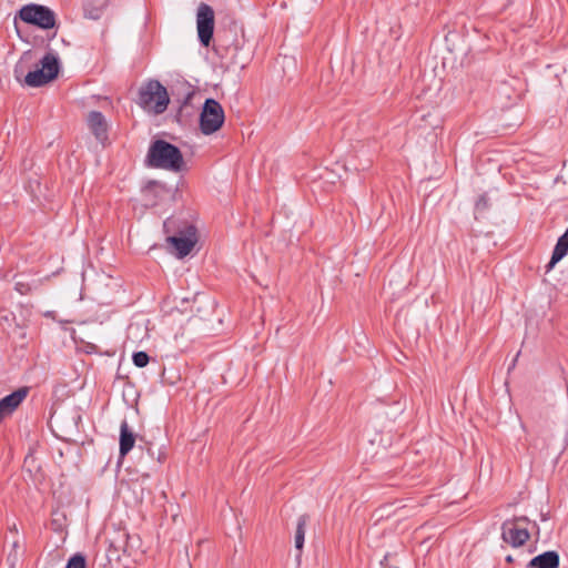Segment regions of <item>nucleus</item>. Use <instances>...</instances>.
<instances>
[{
    "label": "nucleus",
    "mask_w": 568,
    "mask_h": 568,
    "mask_svg": "<svg viewBox=\"0 0 568 568\" xmlns=\"http://www.w3.org/2000/svg\"><path fill=\"white\" fill-rule=\"evenodd\" d=\"M146 163L151 168L181 172L184 169V159L180 149L165 140H155L151 143Z\"/></svg>",
    "instance_id": "1"
},
{
    "label": "nucleus",
    "mask_w": 568,
    "mask_h": 568,
    "mask_svg": "<svg viewBox=\"0 0 568 568\" xmlns=\"http://www.w3.org/2000/svg\"><path fill=\"white\" fill-rule=\"evenodd\" d=\"M170 103L168 90L160 81L151 79L139 89L138 104L145 111L162 114Z\"/></svg>",
    "instance_id": "2"
},
{
    "label": "nucleus",
    "mask_w": 568,
    "mask_h": 568,
    "mask_svg": "<svg viewBox=\"0 0 568 568\" xmlns=\"http://www.w3.org/2000/svg\"><path fill=\"white\" fill-rule=\"evenodd\" d=\"M225 120L224 110L220 102L209 98L205 100L200 114V130L209 135L221 129Z\"/></svg>",
    "instance_id": "3"
},
{
    "label": "nucleus",
    "mask_w": 568,
    "mask_h": 568,
    "mask_svg": "<svg viewBox=\"0 0 568 568\" xmlns=\"http://www.w3.org/2000/svg\"><path fill=\"white\" fill-rule=\"evenodd\" d=\"M19 17L23 22L45 30L52 29L55 26L54 12L41 4H27L22 7L19 11Z\"/></svg>",
    "instance_id": "4"
},
{
    "label": "nucleus",
    "mask_w": 568,
    "mask_h": 568,
    "mask_svg": "<svg viewBox=\"0 0 568 568\" xmlns=\"http://www.w3.org/2000/svg\"><path fill=\"white\" fill-rule=\"evenodd\" d=\"M196 28L201 44L209 47L214 32V11L206 3H201L197 8Z\"/></svg>",
    "instance_id": "5"
},
{
    "label": "nucleus",
    "mask_w": 568,
    "mask_h": 568,
    "mask_svg": "<svg viewBox=\"0 0 568 568\" xmlns=\"http://www.w3.org/2000/svg\"><path fill=\"white\" fill-rule=\"evenodd\" d=\"M176 250V256L183 258L191 253L197 242V230L194 225H186L178 235L169 236L166 239Z\"/></svg>",
    "instance_id": "6"
},
{
    "label": "nucleus",
    "mask_w": 568,
    "mask_h": 568,
    "mask_svg": "<svg viewBox=\"0 0 568 568\" xmlns=\"http://www.w3.org/2000/svg\"><path fill=\"white\" fill-rule=\"evenodd\" d=\"M530 538L528 529L516 521L505 520L501 524V539L511 547H521Z\"/></svg>",
    "instance_id": "7"
},
{
    "label": "nucleus",
    "mask_w": 568,
    "mask_h": 568,
    "mask_svg": "<svg viewBox=\"0 0 568 568\" xmlns=\"http://www.w3.org/2000/svg\"><path fill=\"white\" fill-rule=\"evenodd\" d=\"M87 123L98 141L104 142L108 139V123L104 115L99 111H91L87 116Z\"/></svg>",
    "instance_id": "8"
},
{
    "label": "nucleus",
    "mask_w": 568,
    "mask_h": 568,
    "mask_svg": "<svg viewBox=\"0 0 568 568\" xmlns=\"http://www.w3.org/2000/svg\"><path fill=\"white\" fill-rule=\"evenodd\" d=\"M29 389L27 387H20L11 394L0 399V409L6 416L11 415L26 399Z\"/></svg>",
    "instance_id": "9"
},
{
    "label": "nucleus",
    "mask_w": 568,
    "mask_h": 568,
    "mask_svg": "<svg viewBox=\"0 0 568 568\" xmlns=\"http://www.w3.org/2000/svg\"><path fill=\"white\" fill-rule=\"evenodd\" d=\"M568 254V226L565 233L558 239L551 258L546 265V273H549L555 265Z\"/></svg>",
    "instance_id": "10"
},
{
    "label": "nucleus",
    "mask_w": 568,
    "mask_h": 568,
    "mask_svg": "<svg viewBox=\"0 0 568 568\" xmlns=\"http://www.w3.org/2000/svg\"><path fill=\"white\" fill-rule=\"evenodd\" d=\"M528 568H558L559 555L557 551L549 550L534 557L527 565Z\"/></svg>",
    "instance_id": "11"
},
{
    "label": "nucleus",
    "mask_w": 568,
    "mask_h": 568,
    "mask_svg": "<svg viewBox=\"0 0 568 568\" xmlns=\"http://www.w3.org/2000/svg\"><path fill=\"white\" fill-rule=\"evenodd\" d=\"M135 443V435L130 429L126 420H123L120 426V457H124L133 448Z\"/></svg>",
    "instance_id": "12"
},
{
    "label": "nucleus",
    "mask_w": 568,
    "mask_h": 568,
    "mask_svg": "<svg viewBox=\"0 0 568 568\" xmlns=\"http://www.w3.org/2000/svg\"><path fill=\"white\" fill-rule=\"evenodd\" d=\"M109 0H85V17L98 20L102 16L103 10L108 7Z\"/></svg>",
    "instance_id": "13"
},
{
    "label": "nucleus",
    "mask_w": 568,
    "mask_h": 568,
    "mask_svg": "<svg viewBox=\"0 0 568 568\" xmlns=\"http://www.w3.org/2000/svg\"><path fill=\"white\" fill-rule=\"evenodd\" d=\"M41 69L44 70L45 74L49 77L48 79L53 80L57 78L59 73V61L58 58L53 53H47L41 59Z\"/></svg>",
    "instance_id": "14"
},
{
    "label": "nucleus",
    "mask_w": 568,
    "mask_h": 568,
    "mask_svg": "<svg viewBox=\"0 0 568 568\" xmlns=\"http://www.w3.org/2000/svg\"><path fill=\"white\" fill-rule=\"evenodd\" d=\"M48 78L49 77L45 74L43 69H37L34 71H30L26 75L24 83L31 88H39V87L44 85L51 81Z\"/></svg>",
    "instance_id": "15"
},
{
    "label": "nucleus",
    "mask_w": 568,
    "mask_h": 568,
    "mask_svg": "<svg viewBox=\"0 0 568 568\" xmlns=\"http://www.w3.org/2000/svg\"><path fill=\"white\" fill-rule=\"evenodd\" d=\"M307 521H308L307 515H301L297 519V526H296L294 541H295V548L298 549L300 551L303 549V546H304L305 529H306Z\"/></svg>",
    "instance_id": "16"
},
{
    "label": "nucleus",
    "mask_w": 568,
    "mask_h": 568,
    "mask_svg": "<svg viewBox=\"0 0 568 568\" xmlns=\"http://www.w3.org/2000/svg\"><path fill=\"white\" fill-rule=\"evenodd\" d=\"M65 568H87L85 557L82 554L73 555L68 560Z\"/></svg>",
    "instance_id": "17"
},
{
    "label": "nucleus",
    "mask_w": 568,
    "mask_h": 568,
    "mask_svg": "<svg viewBox=\"0 0 568 568\" xmlns=\"http://www.w3.org/2000/svg\"><path fill=\"white\" fill-rule=\"evenodd\" d=\"M132 361H133V364L136 366V367H145L149 362H150V356L143 352V351H140V352H135L132 356Z\"/></svg>",
    "instance_id": "18"
},
{
    "label": "nucleus",
    "mask_w": 568,
    "mask_h": 568,
    "mask_svg": "<svg viewBox=\"0 0 568 568\" xmlns=\"http://www.w3.org/2000/svg\"><path fill=\"white\" fill-rule=\"evenodd\" d=\"M21 556L22 554L20 551H18L17 549H11L6 558L9 568H17L18 564L20 562Z\"/></svg>",
    "instance_id": "19"
},
{
    "label": "nucleus",
    "mask_w": 568,
    "mask_h": 568,
    "mask_svg": "<svg viewBox=\"0 0 568 568\" xmlns=\"http://www.w3.org/2000/svg\"><path fill=\"white\" fill-rule=\"evenodd\" d=\"M488 197L486 195H480L476 201V211H485L488 207Z\"/></svg>",
    "instance_id": "20"
},
{
    "label": "nucleus",
    "mask_w": 568,
    "mask_h": 568,
    "mask_svg": "<svg viewBox=\"0 0 568 568\" xmlns=\"http://www.w3.org/2000/svg\"><path fill=\"white\" fill-rule=\"evenodd\" d=\"M510 520L511 521H516L517 525H521V526H524V524H528L529 523V519L526 516L514 517Z\"/></svg>",
    "instance_id": "21"
},
{
    "label": "nucleus",
    "mask_w": 568,
    "mask_h": 568,
    "mask_svg": "<svg viewBox=\"0 0 568 568\" xmlns=\"http://www.w3.org/2000/svg\"><path fill=\"white\" fill-rule=\"evenodd\" d=\"M160 187V184L158 182H150L148 186L144 189V193H148L152 191L153 189Z\"/></svg>",
    "instance_id": "22"
},
{
    "label": "nucleus",
    "mask_w": 568,
    "mask_h": 568,
    "mask_svg": "<svg viewBox=\"0 0 568 568\" xmlns=\"http://www.w3.org/2000/svg\"><path fill=\"white\" fill-rule=\"evenodd\" d=\"M17 290L21 293V294H24L27 291H23L24 290V285L20 284V283H17Z\"/></svg>",
    "instance_id": "23"
},
{
    "label": "nucleus",
    "mask_w": 568,
    "mask_h": 568,
    "mask_svg": "<svg viewBox=\"0 0 568 568\" xmlns=\"http://www.w3.org/2000/svg\"><path fill=\"white\" fill-rule=\"evenodd\" d=\"M17 290L21 293V294H24L27 291H23L24 290V285L20 284V283H17Z\"/></svg>",
    "instance_id": "24"
},
{
    "label": "nucleus",
    "mask_w": 568,
    "mask_h": 568,
    "mask_svg": "<svg viewBox=\"0 0 568 568\" xmlns=\"http://www.w3.org/2000/svg\"><path fill=\"white\" fill-rule=\"evenodd\" d=\"M11 549H17L18 551H20V545H19V542H18V541H14V542L12 544V548H11Z\"/></svg>",
    "instance_id": "25"
},
{
    "label": "nucleus",
    "mask_w": 568,
    "mask_h": 568,
    "mask_svg": "<svg viewBox=\"0 0 568 568\" xmlns=\"http://www.w3.org/2000/svg\"><path fill=\"white\" fill-rule=\"evenodd\" d=\"M193 93H189L184 100V103H187L189 100L192 98Z\"/></svg>",
    "instance_id": "26"
},
{
    "label": "nucleus",
    "mask_w": 568,
    "mask_h": 568,
    "mask_svg": "<svg viewBox=\"0 0 568 568\" xmlns=\"http://www.w3.org/2000/svg\"><path fill=\"white\" fill-rule=\"evenodd\" d=\"M506 560H507L508 562H511V561H513V557H511V556H508V557L506 558Z\"/></svg>",
    "instance_id": "27"
},
{
    "label": "nucleus",
    "mask_w": 568,
    "mask_h": 568,
    "mask_svg": "<svg viewBox=\"0 0 568 568\" xmlns=\"http://www.w3.org/2000/svg\"><path fill=\"white\" fill-rule=\"evenodd\" d=\"M170 221L164 222V226L166 227L169 225Z\"/></svg>",
    "instance_id": "28"
}]
</instances>
